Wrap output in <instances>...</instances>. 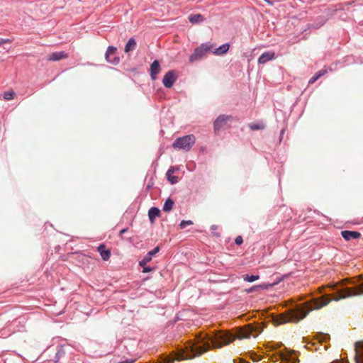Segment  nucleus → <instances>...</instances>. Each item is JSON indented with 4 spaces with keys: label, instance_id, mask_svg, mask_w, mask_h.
Returning a JSON list of instances; mask_svg holds the SVG:
<instances>
[{
    "label": "nucleus",
    "instance_id": "1",
    "mask_svg": "<svg viewBox=\"0 0 363 363\" xmlns=\"http://www.w3.org/2000/svg\"><path fill=\"white\" fill-rule=\"evenodd\" d=\"M359 295H363V282L354 287L339 289L333 296L325 294L318 298H311L294 308L274 317L273 322L276 325L286 323H296L306 318L312 311L320 309L328 306L332 301H337L342 298Z\"/></svg>",
    "mask_w": 363,
    "mask_h": 363
},
{
    "label": "nucleus",
    "instance_id": "2",
    "mask_svg": "<svg viewBox=\"0 0 363 363\" xmlns=\"http://www.w3.org/2000/svg\"><path fill=\"white\" fill-rule=\"evenodd\" d=\"M262 329L259 325L247 324L240 328L238 331V338H250V337H256Z\"/></svg>",
    "mask_w": 363,
    "mask_h": 363
},
{
    "label": "nucleus",
    "instance_id": "3",
    "mask_svg": "<svg viewBox=\"0 0 363 363\" xmlns=\"http://www.w3.org/2000/svg\"><path fill=\"white\" fill-rule=\"evenodd\" d=\"M196 138L194 135H187L179 138L172 144V147L176 150H182L189 151L195 143Z\"/></svg>",
    "mask_w": 363,
    "mask_h": 363
},
{
    "label": "nucleus",
    "instance_id": "4",
    "mask_svg": "<svg viewBox=\"0 0 363 363\" xmlns=\"http://www.w3.org/2000/svg\"><path fill=\"white\" fill-rule=\"evenodd\" d=\"M213 48V44L210 43H203L199 47L194 50V52L189 57L190 62L201 60L206 54L212 50Z\"/></svg>",
    "mask_w": 363,
    "mask_h": 363
},
{
    "label": "nucleus",
    "instance_id": "5",
    "mask_svg": "<svg viewBox=\"0 0 363 363\" xmlns=\"http://www.w3.org/2000/svg\"><path fill=\"white\" fill-rule=\"evenodd\" d=\"M117 51V48L113 46L108 47L106 52L105 53V58L107 62L117 65L120 62V58L118 56H115L116 52Z\"/></svg>",
    "mask_w": 363,
    "mask_h": 363
},
{
    "label": "nucleus",
    "instance_id": "6",
    "mask_svg": "<svg viewBox=\"0 0 363 363\" xmlns=\"http://www.w3.org/2000/svg\"><path fill=\"white\" fill-rule=\"evenodd\" d=\"M233 120L230 115H220L214 121V129L216 131L223 128L229 121Z\"/></svg>",
    "mask_w": 363,
    "mask_h": 363
},
{
    "label": "nucleus",
    "instance_id": "7",
    "mask_svg": "<svg viewBox=\"0 0 363 363\" xmlns=\"http://www.w3.org/2000/svg\"><path fill=\"white\" fill-rule=\"evenodd\" d=\"M177 79V75L173 70L167 72L162 79L164 86L167 88H171Z\"/></svg>",
    "mask_w": 363,
    "mask_h": 363
},
{
    "label": "nucleus",
    "instance_id": "8",
    "mask_svg": "<svg viewBox=\"0 0 363 363\" xmlns=\"http://www.w3.org/2000/svg\"><path fill=\"white\" fill-rule=\"evenodd\" d=\"M342 238L345 240H350L352 239H358L361 237V233L357 231L343 230L341 232Z\"/></svg>",
    "mask_w": 363,
    "mask_h": 363
},
{
    "label": "nucleus",
    "instance_id": "9",
    "mask_svg": "<svg viewBox=\"0 0 363 363\" xmlns=\"http://www.w3.org/2000/svg\"><path fill=\"white\" fill-rule=\"evenodd\" d=\"M69 57L68 54L62 51V52H55L51 53L48 60L50 61H59L62 59H66Z\"/></svg>",
    "mask_w": 363,
    "mask_h": 363
},
{
    "label": "nucleus",
    "instance_id": "10",
    "mask_svg": "<svg viewBox=\"0 0 363 363\" xmlns=\"http://www.w3.org/2000/svg\"><path fill=\"white\" fill-rule=\"evenodd\" d=\"M274 57L275 53L274 52H265L260 55V57L258 59V62L259 64H264L269 62V60H273Z\"/></svg>",
    "mask_w": 363,
    "mask_h": 363
},
{
    "label": "nucleus",
    "instance_id": "11",
    "mask_svg": "<svg viewBox=\"0 0 363 363\" xmlns=\"http://www.w3.org/2000/svg\"><path fill=\"white\" fill-rule=\"evenodd\" d=\"M160 72V63L157 60H155L150 65V76L152 80L157 78V75Z\"/></svg>",
    "mask_w": 363,
    "mask_h": 363
},
{
    "label": "nucleus",
    "instance_id": "12",
    "mask_svg": "<svg viewBox=\"0 0 363 363\" xmlns=\"http://www.w3.org/2000/svg\"><path fill=\"white\" fill-rule=\"evenodd\" d=\"M98 251L99 252L103 260L106 261L110 258L111 251L109 250H106L104 245H101L98 247Z\"/></svg>",
    "mask_w": 363,
    "mask_h": 363
},
{
    "label": "nucleus",
    "instance_id": "13",
    "mask_svg": "<svg viewBox=\"0 0 363 363\" xmlns=\"http://www.w3.org/2000/svg\"><path fill=\"white\" fill-rule=\"evenodd\" d=\"M160 214V211L159 208L156 207H152L150 208L148 211V216L150 223H153L155 222V219L156 217L159 216Z\"/></svg>",
    "mask_w": 363,
    "mask_h": 363
},
{
    "label": "nucleus",
    "instance_id": "14",
    "mask_svg": "<svg viewBox=\"0 0 363 363\" xmlns=\"http://www.w3.org/2000/svg\"><path fill=\"white\" fill-rule=\"evenodd\" d=\"M230 45L228 43H225L220 45L219 48L215 49L213 51H212V52L216 55H221L226 53L228 51Z\"/></svg>",
    "mask_w": 363,
    "mask_h": 363
},
{
    "label": "nucleus",
    "instance_id": "15",
    "mask_svg": "<svg viewBox=\"0 0 363 363\" xmlns=\"http://www.w3.org/2000/svg\"><path fill=\"white\" fill-rule=\"evenodd\" d=\"M174 169L173 167H171L167 172V177L168 181L174 184L178 182V177L177 176H174Z\"/></svg>",
    "mask_w": 363,
    "mask_h": 363
},
{
    "label": "nucleus",
    "instance_id": "16",
    "mask_svg": "<svg viewBox=\"0 0 363 363\" xmlns=\"http://www.w3.org/2000/svg\"><path fill=\"white\" fill-rule=\"evenodd\" d=\"M136 48V41L134 38H131L129 39L128 43H126L124 51L125 52H129L130 51L134 50Z\"/></svg>",
    "mask_w": 363,
    "mask_h": 363
},
{
    "label": "nucleus",
    "instance_id": "17",
    "mask_svg": "<svg viewBox=\"0 0 363 363\" xmlns=\"http://www.w3.org/2000/svg\"><path fill=\"white\" fill-rule=\"evenodd\" d=\"M189 20L191 23H199L203 21L204 18L202 15L194 14L189 16Z\"/></svg>",
    "mask_w": 363,
    "mask_h": 363
},
{
    "label": "nucleus",
    "instance_id": "18",
    "mask_svg": "<svg viewBox=\"0 0 363 363\" xmlns=\"http://www.w3.org/2000/svg\"><path fill=\"white\" fill-rule=\"evenodd\" d=\"M327 72L326 69H322L321 70L318 71L315 73V74L311 78L308 83L309 84H313L315 82H316L320 77L323 76Z\"/></svg>",
    "mask_w": 363,
    "mask_h": 363
},
{
    "label": "nucleus",
    "instance_id": "19",
    "mask_svg": "<svg viewBox=\"0 0 363 363\" xmlns=\"http://www.w3.org/2000/svg\"><path fill=\"white\" fill-rule=\"evenodd\" d=\"M249 128L252 130H263L265 125L262 122L251 123L249 124Z\"/></svg>",
    "mask_w": 363,
    "mask_h": 363
},
{
    "label": "nucleus",
    "instance_id": "20",
    "mask_svg": "<svg viewBox=\"0 0 363 363\" xmlns=\"http://www.w3.org/2000/svg\"><path fill=\"white\" fill-rule=\"evenodd\" d=\"M174 201L170 199H167L163 206V211L166 212L170 211L174 206Z\"/></svg>",
    "mask_w": 363,
    "mask_h": 363
},
{
    "label": "nucleus",
    "instance_id": "21",
    "mask_svg": "<svg viewBox=\"0 0 363 363\" xmlns=\"http://www.w3.org/2000/svg\"><path fill=\"white\" fill-rule=\"evenodd\" d=\"M356 350L355 362L363 363V347L360 350Z\"/></svg>",
    "mask_w": 363,
    "mask_h": 363
},
{
    "label": "nucleus",
    "instance_id": "22",
    "mask_svg": "<svg viewBox=\"0 0 363 363\" xmlns=\"http://www.w3.org/2000/svg\"><path fill=\"white\" fill-rule=\"evenodd\" d=\"M243 280L248 282H253L255 281H257L259 279V275H248L245 274L242 276Z\"/></svg>",
    "mask_w": 363,
    "mask_h": 363
},
{
    "label": "nucleus",
    "instance_id": "23",
    "mask_svg": "<svg viewBox=\"0 0 363 363\" xmlns=\"http://www.w3.org/2000/svg\"><path fill=\"white\" fill-rule=\"evenodd\" d=\"M16 94L13 91H9L4 94V99L5 100H11L14 98Z\"/></svg>",
    "mask_w": 363,
    "mask_h": 363
},
{
    "label": "nucleus",
    "instance_id": "24",
    "mask_svg": "<svg viewBox=\"0 0 363 363\" xmlns=\"http://www.w3.org/2000/svg\"><path fill=\"white\" fill-rule=\"evenodd\" d=\"M193 221L189 220H182L180 224L179 227L181 229L185 228L187 225H193Z\"/></svg>",
    "mask_w": 363,
    "mask_h": 363
},
{
    "label": "nucleus",
    "instance_id": "25",
    "mask_svg": "<svg viewBox=\"0 0 363 363\" xmlns=\"http://www.w3.org/2000/svg\"><path fill=\"white\" fill-rule=\"evenodd\" d=\"M152 258L147 254L143 259L140 261L139 264L141 267H144L147 262H149Z\"/></svg>",
    "mask_w": 363,
    "mask_h": 363
},
{
    "label": "nucleus",
    "instance_id": "26",
    "mask_svg": "<svg viewBox=\"0 0 363 363\" xmlns=\"http://www.w3.org/2000/svg\"><path fill=\"white\" fill-rule=\"evenodd\" d=\"M257 289H267V286H265V285H257V286H252L250 289H247V293H250V292H252V291H255Z\"/></svg>",
    "mask_w": 363,
    "mask_h": 363
},
{
    "label": "nucleus",
    "instance_id": "27",
    "mask_svg": "<svg viewBox=\"0 0 363 363\" xmlns=\"http://www.w3.org/2000/svg\"><path fill=\"white\" fill-rule=\"evenodd\" d=\"M218 228V227L216 225H212L211 226V230H212V234L213 236H216V237L220 236V234L216 232Z\"/></svg>",
    "mask_w": 363,
    "mask_h": 363
},
{
    "label": "nucleus",
    "instance_id": "28",
    "mask_svg": "<svg viewBox=\"0 0 363 363\" xmlns=\"http://www.w3.org/2000/svg\"><path fill=\"white\" fill-rule=\"evenodd\" d=\"M160 251V247L157 246L154 248V250L150 251L147 255L152 258L153 255L157 254Z\"/></svg>",
    "mask_w": 363,
    "mask_h": 363
},
{
    "label": "nucleus",
    "instance_id": "29",
    "mask_svg": "<svg viewBox=\"0 0 363 363\" xmlns=\"http://www.w3.org/2000/svg\"><path fill=\"white\" fill-rule=\"evenodd\" d=\"M235 242L238 245H241L243 242L242 238L240 235L237 236L235 239Z\"/></svg>",
    "mask_w": 363,
    "mask_h": 363
},
{
    "label": "nucleus",
    "instance_id": "30",
    "mask_svg": "<svg viewBox=\"0 0 363 363\" xmlns=\"http://www.w3.org/2000/svg\"><path fill=\"white\" fill-rule=\"evenodd\" d=\"M7 43H11V40L9 39H0V45Z\"/></svg>",
    "mask_w": 363,
    "mask_h": 363
},
{
    "label": "nucleus",
    "instance_id": "31",
    "mask_svg": "<svg viewBox=\"0 0 363 363\" xmlns=\"http://www.w3.org/2000/svg\"><path fill=\"white\" fill-rule=\"evenodd\" d=\"M253 362H257L259 360V357L257 354H254V356L252 357Z\"/></svg>",
    "mask_w": 363,
    "mask_h": 363
},
{
    "label": "nucleus",
    "instance_id": "32",
    "mask_svg": "<svg viewBox=\"0 0 363 363\" xmlns=\"http://www.w3.org/2000/svg\"><path fill=\"white\" fill-rule=\"evenodd\" d=\"M151 271H152V269L150 267H144L143 268V272L146 273V272H151Z\"/></svg>",
    "mask_w": 363,
    "mask_h": 363
},
{
    "label": "nucleus",
    "instance_id": "33",
    "mask_svg": "<svg viewBox=\"0 0 363 363\" xmlns=\"http://www.w3.org/2000/svg\"><path fill=\"white\" fill-rule=\"evenodd\" d=\"M125 231H126V229H123V230H121L120 233H121V234H123V233H124Z\"/></svg>",
    "mask_w": 363,
    "mask_h": 363
}]
</instances>
